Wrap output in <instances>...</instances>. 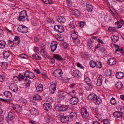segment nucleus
Listing matches in <instances>:
<instances>
[{
  "label": "nucleus",
  "instance_id": "58836bf2",
  "mask_svg": "<svg viewBox=\"0 0 124 124\" xmlns=\"http://www.w3.org/2000/svg\"><path fill=\"white\" fill-rule=\"evenodd\" d=\"M8 46L10 47H13L14 43L13 41H12L11 40H9L8 41Z\"/></svg>",
  "mask_w": 124,
  "mask_h": 124
},
{
  "label": "nucleus",
  "instance_id": "a19ab883",
  "mask_svg": "<svg viewBox=\"0 0 124 124\" xmlns=\"http://www.w3.org/2000/svg\"><path fill=\"white\" fill-rule=\"evenodd\" d=\"M111 71L110 70H108L105 72V74L107 76H111Z\"/></svg>",
  "mask_w": 124,
  "mask_h": 124
},
{
  "label": "nucleus",
  "instance_id": "a18cd8bd",
  "mask_svg": "<svg viewBox=\"0 0 124 124\" xmlns=\"http://www.w3.org/2000/svg\"><path fill=\"white\" fill-rule=\"evenodd\" d=\"M46 4H51L52 1L51 0H42Z\"/></svg>",
  "mask_w": 124,
  "mask_h": 124
},
{
  "label": "nucleus",
  "instance_id": "39448f33",
  "mask_svg": "<svg viewBox=\"0 0 124 124\" xmlns=\"http://www.w3.org/2000/svg\"><path fill=\"white\" fill-rule=\"evenodd\" d=\"M62 70L60 69L55 70L54 73V75L56 77H60L62 76Z\"/></svg>",
  "mask_w": 124,
  "mask_h": 124
},
{
  "label": "nucleus",
  "instance_id": "ea45409f",
  "mask_svg": "<svg viewBox=\"0 0 124 124\" xmlns=\"http://www.w3.org/2000/svg\"><path fill=\"white\" fill-rule=\"evenodd\" d=\"M25 18L24 17L19 14V16L17 18V19L19 21H21L22 20L23 21L25 20Z\"/></svg>",
  "mask_w": 124,
  "mask_h": 124
},
{
  "label": "nucleus",
  "instance_id": "c85d7f7f",
  "mask_svg": "<svg viewBox=\"0 0 124 124\" xmlns=\"http://www.w3.org/2000/svg\"><path fill=\"white\" fill-rule=\"evenodd\" d=\"M86 8L88 11L91 12L93 9V7L92 5L90 4H87L86 5Z\"/></svg>",
  "mask_w": 124,
  "mask_h": 124
},
{
  "label": "nucleus",
  "instance_id": "393cba45",
  "mask_svg": "<svg viewBox=\"0 0 124 124\" xmlns=\"http://www.w3.org/2000/svg\"><path fill=\"white\" fill-rule=\"evenodd\" d=\"M124 76V74L122 72H118L116 74V76L118 79L122 78Z\"/></svg>",
  "mask_w": 124,
  "mask_h": 124
},
{
  "label": "nucleus",
  "instance_id": "423d86ee",
  "mask_svg": "<svg viewBox=\"0 0 124 124\" xmlns=\"http://www.w3.org/2000/svg\"><path fill=\"white\" fill-rule=\"evenodd\" d=\"M9 86V89L14 92H16L18 90V87L17 85L14 83L10 84Z\"/></svg>",
  "mask_w": 124,
  "mask_h": 124
},
{
  "label": "nucleus",
  "instance_id": "69168bd1",
  "mask_svg": "<svg viewBox=\"0 0 124 124\" xmlns=\"http://www.w3.org/2000/svg\"><path fill=\"white\" fill-rule=\"evenodd\" d=\"M120 110L122 113L123 114H124V107L123 106L120 109Z\"/></svg>",
  "mask_w": 124,
  "mask_h": 124
},
{
  "label": "nucleus",
  "instance_id": "c9c22d12",
  "mask_svg": "<svg viewBox=\"0 0 124 124\" xmlns=\"http://www.w3.org/2000/svg\"><path fill=\"white\" fill-rule=\"evenodd\" d=\"M95 82L97 86H100L102 84V80H95Z\"/></svg>",
  "mask_w": 124,
  "mask_h": 124
},
{
  "label": "nucleus",
  "instance_id": "6ab92c4d",
  "mask_svg": "<svg viewBox=\"0 0 124 124\" xmlns=\"http://www.w3.org/2000/svg\"><path fill=\"white\" fill-rule=\"evenodd\" d=\"M72 13L76 17L80 16H81L80 12L76 9L74 10L73 11Z\"/></svg>",
  "mask_w": 124,
  "mask_h": 124
},
{
  "label": "nucleus",
  "instance_id": "5701e85b",
  "mask_svg": "<svg viewBox=\"0 0 124 124\" xmlns=\"http://www.w3.org/2000/svg\"><path fill=\"white\" fill-rule=\"evenodd\" d=\"M43 86L42 84H40L36 87L37 92L39 93H41L43 90Z\"/></svg>",
  "mask_w": 124,
  "mask_h": 124
},
{
  "label": "nucleus",
  "instance_id": "680f3d73",
  "mask_svg": "<svg viewBox=\"0 0 124 124\" xmlns=\"http://www.w3.org/2000/svg\"><path fill=\"white\" fill-rule=\"evenodd\" d=\"M14 43L16 45H17L19 44L20 43V40H16V41H13Z\"/></svg>",
  "mask_w": 124,
  "mask_h": 124
},
{
  "label": "nucleus",
  "instance_id": "774afa93",
  "mask_svg": "<svg viewBox=\"0 0 124 124\" xmlns=\"http://www.w3.org/2000/svg\"><path fill=\"white\" fill-rule=\"evenodd\" d=\"M92 124H100V123L97 121H93Z\"/></svg>",
  "mask_w": 124,
  "mask_h": 124
},
{
  "label": "nucleus",
  "instance_id": "864d4df0",
  "mask_svg": "<svg viewBox=\"0 0 124 124\" xmlns=\"http://www.w3.org/2000/svg\"><path fill=\"white\" fill-rule=\"evenodd\" d=\"M68 5L70 7L72 5L71 1L70 0H66Z\"/></svg>",
  "mask_w": 124,
  "mask_h": 124
},
{
  "label": "nucleus",
  "instance_id": "052dcab7",
  "mask_svg": "<svg viewBox=\"0 0 124 124\" xmlns=\"http://www.w3.org/2000/svg\"><path fill=\"white\" fill-rule=\"evenodd\" d=\"M102 75H100L99 77H98V78H96L95 79L100 80H102Z\"/></svg>",
  "mask_w": 124,
  "mask_h": 124
},
{
  "label": "nucleus",
  "instance_id": "20e7f679",
  "mask_svg": "<svg viewBox=\"0 0 124 124\" xmlns=\"http://www.w3.org/2000/svg\"><path fill=\"white\" fill-rule=\"evenodd\" d=\"M54 29L55 31L60 33L63 32L64 31V27L61 25H55L54 26Z\"/></svg>",
  "mask_w": 124,
  "mask_h": 124
},
{
  "label": "nucleus",
  "instance_id": "7ed1b4c3",
  "mask_svg": "<svg viewBox=\"0 0 124 124\" xmlns=\"http://www.w3.org/2000/svg\"><path fill=\"white\" fill-rule=\"evenodd\" d=\"M17 30L23 33H26L28 32L27 28L24 26L20 25L18 27Z\"/></svg>",
  "mask_w": 124,
  "mask_h": 124
},
{
  "label": "nucleus",
  "instance_id": "bb28decb",
  "mask_svg": "<svg viewBox=\"0 0 124 124\" xmlns=\"http://www.w3.org/2000/svg\"><path fill=\"white\" fill-rule=\"evenodd\" d=\"M72 75L75 77H78L79 76V71L78 70H74L71 73Z\"/></svg>",
  "mask_w": 124,
  "mask_h": 124
},
{
  "label": "nucleus",
  "instance_id": "dca6fc26",
  "mask_svg": "<svg viewBox=\"0 0 124 124\" xmlns=\"http://www.w3.org/2000/svg\"><path fill=\"white\" fill-rule=\"evenodd\" d=\"M32 115L35 116L37 115L39 113L38 110L34 108H32L29 110Z\"/></svg>",
  "mask_w": 124,
  "mask_h": 124
},
{
  "label": "nucleus",
  "instance_id": "f257e3e1",
  "mask_svg": "<svg viewBox=\"0 0 124 124\" xmlns=\"http://www.w3.org/2000/svg\"><path fill=\"white\" fill-rule=\"evenodd\" d=\"M88 99L91 100H93L96 104L99 105L101 101V99L99 98H97V96L94 94H90L88 97Z\"/></svg>",
  "mask_w": 124,
  "mask_h": 124
},
{
  "label": "nucleus",
  "instance_id": "1a4fd4ad",
  "mask_svg": "<svg viewBox=\"0 0 124 124\" xmlns=\"http://www.w3.org/2000/svg\"><path fill=\"white\" fill-rule=\"evenodd\" d=\"M66 93L63 92L61 91L58 93L57 94V98L58 99H64L66 96Z\"/></svg>",
  "mask_w": 124,
  "mask_h": 124
},
{
  "label": "nucleus",
  "instance_id": "338daca9",
  "mask_svg": "<svg viewBox=\"0 0 124 124\" xmlns=\"http://www.w3.org/2000/svg\"><path fill=\"white\" fill-rule=\"evenodd\" d=\"M62 45L63 48H66L68 47L67 44L66 43H64Z\"/></svg>",
  "mask_w": 124,
  "mask_h": 124
},
{
  "label": "nucleus",
  "instance_id": "b1692460",
  "mask_svg": "<svg viewBox=\"0 0 124 124\" xmlns=\"http://www.w3.org/2000/svg\"><path fill=\"white\" fill-rule=\"evenodd\" d=\"M70 117L72 120L76 119L77 117V115L76 113L74 112H71L70 114Z\"/></svg>",
  "mask_w": 124,
  "mask_h": 124
},
{
  "label": "nucleus",
  "instance_id": "c03bdc74",
  "mask_svg": "<svg viewBox=\"0 0 124 124\" xmlns=\"http://www.w3.org/2000/svg\"><path fill=\"white\" fill-rule=\"evenodd\" d=\"M20 80V78L17 76H14L13 78V81L16 83L18 82V81Z\"/></svg>",
  "mask_w": 124,
  "mask_h": 124
},
{
  "label": "nucleus",
  "instance_id": "f8f14e48",
  "mask_svg": "<svg viewBox=\"0 0 124 124\" xmlns=\"http://www.w3.org/2000/svg\"><path fill=\"white\" fill-rule=\"evenodd\" d=\"M43 107L44 109L47 111L50 110L51 108L50 104L48 103H45L43 104Z\"/></svg>",
  "mask_w": 124,
  "mask_h": 124
},
{
  "label": "nucleus",
  "instance_id": "ddd939ff",
  "mask_svg": "<svg viewBox=\"0 0 124 124\" xmlns=\"http://www.w3.org/2000/svg\"><path fill=\"white\" fill-rule=\"evenodd\" d=\"M56 89V85L55 84H52L50 86V91L52 94L54 93V92Z\"/></svg>",
  "mask_w": 124,
  "mask_h": 124
},
{
  "label": "nucleus",
  "instance_id": "473e14b6",
  "mask_svg": "<svg viewBox=\"0 0 124 124\" xmlns=\"http://www.w3.org/2000/svg\"><path fill=\"white\" fill-rule=\"evenodd\" d=\"M111 38L113 41L114 42H116L119 39L118 37L116 36L113 35L112 36Z\"/></svg>",
  "mask_w": 124,
  "mask_h": 124
},
{
  "label": "nucleus",
  "instance_id": "4c0bfd02",
  "mask_svg": "<svg viewBox=\"0 0 124 124\" xmlns=\"http://www.w3.org/2000/svg\"><path fill=\"white\" fill-rule=\"evenodd\" d=\"M32 56L33 58L36 60H40L41 59V57L37 54H33Z\"/></svg>",
  "mask_w": 124,
  "mask_h": 124
},
{
  "label": "nucleus",
  "instance_id": "e2e57ef3",
  "mask_svg": "<svg viewBox=\"0 0 124 124\" xmlns=\"http://www.w3.org/2000/svg\"><path fill=\"white\" fill-rule=\"evenodd\" d=\"M34 71H35V72H36V73L38 74H40V71L38 69L35 70H34Z\"/></svg>",
  "mask_w": 124,
  "mask_h": 124
},
{
  "label": "nucleus",
  "instance_id": "13d9d810",
  "mask_svg": "<svg viewBox=\"0 0 124 124\" xmlns=\"http://www.w3.org/2000/svg\"><path fill=\"white\" fill-rule=\"evenodd\" d=\"M76 85L75 83H72L70 85V87L71 88H73Z\"/></svg>",
  "mask_w": 124,
  "mask_h": 124
},
{
  "label": "nucleus",
  "instance_id": "aec40b11",
  "mask_svg": "<svg viewBox=\"0 0 124 124\" xmlns=\"http://www.w3.org/2000/svg\"><path fill=\"white\" fill-rule=\"evenodd\" d=\"M85 81L86 82H89V83H87V85L88 86V87L89 88H91L92 86V85L91 81L89 79V78L88 77H87L85 78L84 79Z\"/></svg>",
  "mask_w": 124,
  "mask_h": 124
},
{
  "label": "nucleus",
  "instance_id": "a211bd4d",
  "mask_svg": "<svg viewBox=\"0 0 124 124\" xmlns=\"http://www.w3.org/2000/svg\"><path fill=\"white\" fill-rule=\"evenodd\" d=\"M53 57L54 58L58 61L62 60L64 59V58L60 55L57 54H54Z\"/></svg>",
  "mask_w": 124,
  "mask_h": 124
},
{
  "label": "nucleus",
  "instance_id": "09e8293b",
  "mask_svg": "<svg viewBox=\"0 0 124 124\" xmlns=\"http://www.w3.org/2000/svg\"><path fill=\"white\" fill-rule=\"evenodd\" d=\"M73 41L76 44H79L80 43V40L78 38H77L75 39H73Z\"/></svg>",
  "mask_w": 124,
  "mask_h": 124
},
{
  "label": "nucleus",
  "instance_id": "4d7b16f0",
  "mask_svg": "<svg viewBox=\"0 0 124 124\" xmlns=\"http://www.w3.org/2000/svg\"><path fill=\"white\" fill-rule=\"evenodd\" d=\"M6 102H10L12 101V100L10 99H4L3 101Z\"/></svg>",
  "mask_w": 124,
  "mask_h": 124
},
{
  "label": "nucleus",
  "instance_id": "2eb2a0df",
  "mask_svg": "<svg viewBox=\"0 0 124 124\" xmlns=\"http://www.w3.org/2000/svg\"><path fill=\"white\" fill-rule=\"evenodd\" d=\"M116 62L115 59L113 58L109 59L107 61V63L108 64L110 65H113L115 64Z\"/></svg>",
  "mask_w": 124,
  "mask_h": 124
},
{
  "label": "nucleus",
  "instance_id": "c756f323",
  "mask_svg": "<svg viewBox=\"0 0 124 124\" xmlns=\"http://www.w3.org/2000/svg\"><path fill=\"white\" fill-rule=\"evenodd\" d=\"M6 42L3 40L0 41V48L3 49L5 47Z\"/></svg>",
  "mask_w": 124,
  "mask_h": 124
},
{
  "label": "nucleus",
  "instance_id": "9b49d317",
  "mask_svg": "<svg viewBox=\"0 0 124 124\" xmlns=\"http://www.w3.org/2000/svg\"><path fill=\"white\" fill-rule=\"evenodd\" d=\"M14 113L11 112H9L8 114V120H7V122L9 123L11 121H12L14 118Z\"/></svg>",
  "mask_w": 124,
  "mask_h": 124
},
{
  "label": "nucleus",
  "instance_id": "4468645a",
  "mask_svg": "<svg viewBox=\"0 0 124 124\" xmlns=\"http://www.w3.org/2000/svg\"><path fill=\"white\" fill-rule=\"evenodd\" d=\"M114 116L116 117H122L123 116V114L120 111H116L113 113Z\"/></svg>",
  "mask_w": 124,
  "mask_h": 124
},
{
  "label": "nucleus",
  "instance_id": "bf43d9fd",
  "mask_svg": "<svg viewBox=\"0 0 124 124\" xmlns=\"http://www.w3.org/2000/svg\"><path fill=\"white\" fill-rule=\"evenodd\" d=\"M77 66L80 67L81 69H83L84 67L82 66L81 64L79 63H78L77 64Z\"/></svg>",
  "mask_w": 124,
  "mask_h": 124
},
{
  "label": "nucleus",
  "instance_id": "2f4dec72",
  "mask_svg": "<svg viewBox=\"0 0 124 124\" xmlns=\"http://www.w3.org/2000/svg\"><path fill=\"white\" fill-rule=\"evenodd\" d=\"M116 88L119 89H120L122 87V84L121 82H117L115 85Z\"/></svg>",
  "mask_w": 124,
  "mask_h": 124
},
{
  "label": "nucleus",
  "instance_id": "603ef678",
  "mask_svg": "<svg viewBox=\"0 0 124 124\" xmlns=\"http://www.w3.org/2000/svg\"><path fill=\"white\" fill-rule=\"evenodd\" d=\"M34 98H35V99L36 100H40L41 99V97H40V96L38 94H36V95L35 96Z\"/></svg>",
  "mask_w": 124,
  "mask_h": 124
},
{
  "label": "nucleus",
  "instance_id": "7c9ffc66",
  "mask_svg": "<svg viewBox=\"0 0 124 124\" xmlns=\"http://www.w3.org/2000/svg\"><path fill=\"white\" fill-rule=\"evenodd\" d=\"M19 14L25 18L27 17V13L25 10L23 11L20 13Z\"/></svg>",
  "mask_w": 124,
  "mask_h": 124
},
{
  "label": "nucleus",
  "instance_id": "f03ea898",
  "mask_svg": "<svg viewBox=\"0 0 124 124\" xmlns=\"http://www.w3.org/2000/svg\"><path fill=\"white\" fill-rule=\"evenodd\" d=\"M24 75L25 77L31 79H33L35 77V75L33 73L28 70L25 71Z\"/></svg>",
  "mask_w": 124,
  "mask_h": 124
},
{
  "label": "nucleus",
  "instance_id": "6e6552de",
  "mask_svg": "<svg viewBox=\"0 0 124 124\" xmlns=\"http://www.w3.org/2000/svg\"><path fill=\"white\" fill-rule=\"evenodd\" d=\"M57 45V43L55 41H54L52 42L51 43L50 46L51 51L54 52L56 49Z\"/></svg>",
  "mask_w": 124,
  "mask_h": 124
},
{
  "label": "nucleus",
  "instance_id": "49530a36",
  "mask_svg": "<svg viewBox=\"0 0 124 124\" xmlns=\"http://www.w3.org/2000/svg\"><path fill=\"white\" fill-rule=\"evenodd\" d=\"M68 94L72 97L74 96L76 94L75 91L74 90H72L71 92L68 93Z\"/></svg>",
  "mask_w": 124,
  "mask_h": 124
},
{
  "label": "nucleus",
  "instance_id": "5fc2aeb1",
  "mask_svg": "<svg viewBox=\"0 0 124 124\" xmlns=\"http://www.w3.org/2000/svg\"><path fill=\"white\" fill-rule=\"evenodd\" d=\"M52 118L50 117H48L46 119V121L47 123H49L51 120Z\"/></svg>",
  "mask_w": 124,
  "mask_h": 124
},
{
  "label": "nucleus",
  "instance_id": "f3484780",
  "mask_svg": "<svg viewBox=\"0 0 124 124\" xmlns=\"http://www.w3.org/2000/svg\"><path fill=\"white\" fill-rule=\"evenodd\" d=\"M60 119L61 122L64 123H67L69 120V117L68 116H64Z\"/></svg>",
  "mask_w": 124,
  "mask_h": 124
},
{
  "label": "nucleus",
  "instance_id": "cd10ccee",
  "mask_svg": "<svg viewBox=\"0 0 124 124\" xmlns=\"http://www.w3.org/2000/svg\"><path fill=\"white\" fill-rule=\"evenodd\" d=\"M4 93V95L8 98H11L12 96V94L11 93L8 91H5Z\"/></svg>",
  "mask_w": 124,
  "mask_h": 124
},
{
  "label": "nucleus",
  "instance_id": "9d476101",
  "mask_svg": "<svg viewBox=\"0 0 124 124\" xmlns=\"http://www.w3.org/2000/svg\"><path fill=\"white\" fill-rule=\"evenodd\" d=\"M78 99L75 97H73L70 100V103L72 105H74L77 104L78 101Z\"/></svg>",
  "mask_w": 124,
  "mask_h": 124
},
{
  "label": "nucleus",
  "instance_id": "412c9836",
  "mask_svg": "<svg viewBox=\"0 0 124 124\" xmlns=\"http://www.w3.org/2000/svg\"><path fill=\"white\" fill-rule=\"evenodd\" d=\"M68 106L66 105H63L59 107V109L60 111H66L68 108Z\"/></svg>",
  "mask_w": 124,
  "mask_h": 124
},
{
  "label": "nucleus",
  "instance_id": "0eeeda50",
  "mask_svg": "<svg viewBox=\"0 0 124 124\" xmlns=\"http://www.w3.org/2000/svg\"><path fill=\"white\" fill-rule=\"evenodd\" d=\"M81 113L82 116L84 118H87L89 116L86 109L85 108L81 109Z\"/></svg>",
  "mask_w": 124,
  "mask_h": 124
},
{
  "label": "nucleus",
  "instance_id": "e433bc0d",
  "mask_svg": "<svg viewBox=\"0 0 124 124\" xmlns=\"http://www.w3.org/2000/svg\"><path fill=\"white\" fill-rule=\"evenodd\" d=\"M90 64L92 68H94L96 66V62L94 61L91 60L90 62Z\"/></svg>",
  "mask_w": 124,
  "mask_h": 124
},
{
  "label": "nucleus",
  "instance_id": "6e6d98bb",
  "mask_svg": "<svg viewBox=\"0 0 124 124\" xmlns=\"http://www.w3.org/2000/svg\"><path fill=\"white\" fill-rule=\"evenodd\" d=\"M75 25L73 23H70V24L69 27L73 29L75 27Z\"/></svg>",
  "mask_w": 124,
  "mask_h": 124
},
{
  "label": "nucleus",
  "instance_id": "79ce46f5",
  "mask_svg": "<svg viewBox=\"0 0 124 124\" xmlns=\"http://www.w3.org/2000/svg\"><path fill=\"white\" fill-rule=\"evenodd\" d=\"M15 108V110L17 112H21L22 110V107L19 106H17L16 108Z\"/></svg>",
  "mask_w": 124,
  "mask_h": 124
},
{
  "label": "nucleus",
  "instance_id": "37998d69",
  "mask_svg": "<svg viewBox=\"0 0 124 124\" xmlns=\"http://www.w3.org/2000/svg\"><path fill=\"white\" fill-rule=\"evenodd\" d=\"M115 23L116 25L118 26L117 27L118 28H119L121 27L122 25V23H120L119 21L116 22Z\"/></svg>",
  "mask_w": 124,
  "mask_h": 124
},
{
  "label": "nucleus",
  "instance_id": "8fccbe9b",
  "mask_svg": "<svg viewBox=\"0 0 124 124\" xmlns=\"http://www.w3.org/2000/svg\"><path fill=\"white\" fill-rule=\"evenodd\" d=\"M115 27H109L108 29L109 31H115Z\"/></svg>",
  "mask_w": 124,
  "mask_h": 124
},
{
  "label": "nucleus",
  "instance_id": "de8ad7c7",
  "mask_svg": "<svg viewBox=\"0 0 124 124\" xmlns=\"http://www.w3.org/2000/svg\"><path fill=\"white\" fill-rule=\"evenodd\" d=\"M110 102L112 105H115L116 103V101L115 98H112L110 101Z\"/></svg>",
  "mask_w": 124,
  "mask_h": 124
},
{
  "label": "nucleus",
  "instance_id": "72a5a7b5",
  "mask_svg": "<svg viewBox=\"0 0 124 124\" xmlns=\"http://www.w3.org/2000/svg\"><path fill=\"white\" fill-rule=\"evenodd\" d=\"M3 55L4 57V58L7 59L9 56L10 54L8 52L5 51L3 53Z\"/></svg>",
  "mask_w": 124,
  "mask_h": 124
},
{
  "label": "nucleus",
  "instance_id": "f704fd0d",
  "mask_svg": "<svg viewBox=\"0 0 124 124\" xmlns=\"http://www.w3.org/2000/svg\"><path fill=\"white\" fill-rule=\"evenodd\" d=\"M96 66L97 68H101L102 66L101 63L99 61L96 62Z\"/></svg>",
  "mask_w": 124,
  "mask_h": 124
},
{
  "label": "nucleus",
  "instance_id": "3c124183",
  "mask_svg": "<svg viewBox=\"0 0 124 124\" xmlns=\"http://www.w3.org/2000/svg\"><path fill=\"white\" fill-rule=\"evenodd\" d=\"M103 124H110V122L106 119L103 120L102 121Z\"/></svg>",
  "mask_w": 124,
  "mask_h": 124
},
{
  "label": "nucleus",
  "instance_id": "a878e982",
  "mask_svg": "<svg viewBox=\"0 0 124 124\" xmlns=\"http://www.w3.org/2000/svg\"><path fill=\"white\" fill-rule=\"evenodd\" d=\"M78 36H79L77 32L75 31H74L73 33L71 34L72 38L73 39L78 38Z\"/></svg>",
  "mask_w": 124,
  "mask_h": 124
},
{
  "label": "nucleus",
  "instance_id": "4be33fe9",
  "mask_svg": "<svg viewBox=\"0 0 124 124\" xmlns=\"http://www.w3.org/2000/svg\"><path fill=\"white\" fill-rule=\"evenodd\" d=\"M57 21L59 22L62 23L65 22V19L63 16H59L58 17Z\"/></svg>",
  "mask_w": 124,
  "mask_h": 124
},
{
  "label": "nucleus",
  "instance_id": "0e129e2a",
  "mask_svg": "<svg viewBox=\"0 0 124 124\" xmlns=\"http://www.w3.org/2000/svg\"><path fill=\"white\" fill-rule=\"evenodd\" d=\"M48 22L49 23H54V20L53 19H51L50 18H48Z\"/></svg>",
  "mask_w": 124,
  "mask_h": 124
}]
</instances>
